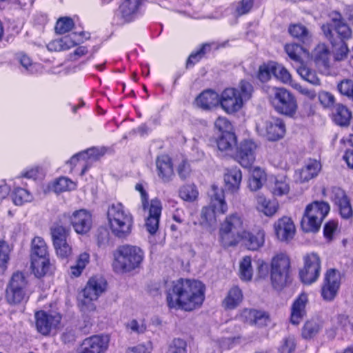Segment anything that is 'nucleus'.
<instances>
[{"mask_svg": "<svg viewBox=\"0 0 353 353\" xmlns=\"http://www.w3.org/2000/svg\"><path fill=\"white\" fill-rule=\"evenodd\" d=\"M205 285L195 279H179L167 285L166 303L170 309L192 311L205 299Z\"/></svg>", "mask_w": 353, "mask_h": 353, "instance_id": "nucleus-1", "label": "nucleus"}, {"mask_svg": "<svg viewBox=\"0 0 353 353\" xmlns=\"http://www.w3.org/2000/svg\"><path fill=\"white\" fill-rule=\"evenodd\" d=\"M252 85L246 81H241L238 88H225L220 95L219 104L228 114L239 111L245 101L251 98Z\"/></svg>", "mask_w": 353, "mask_h": 353, "instance_id": "nucleus-2", "label": "nucleus"}, {"mask_svg": "<svg viewBox=\"0 0 353 353\" xmlns=\"http://www.w3.org/2000/svg\"><path fill=\"white\" fill-rule=\"evenodd\" d=\"M107 218L110 229L117 237H124L130 233L133 216L121 203H113L109 205Z\"/></svg>", "mask_w": 353, "mask_h": 353, "instance_id": "nucleus-3", "label": "nucleus"}, {"mask_svg": "<svg viewBox=\"0 0 353 353\" xmlns=\"http://www.w3.org/2000/svg\"><path fill=\"white\" fill-rule=\"evenodd\" d=\"M113 267L116 272L125 273L139 268L144 259V252L137 246H119L114 254Z\"/></svg>", "mask_w": 353, "mask_h": 353, "instance_id": "nucleus-4", "label": "nucleus"}, {"mask_svg": "<svg viewBox=\"0 0 353 353\" xmlns=\"http://www.w3.org/2000/svg\"><path fill=\"white\" fill-rule=\"evenodd\" d=\"M244 231L243 216L237 212L230 214L221 223L219 240L224 247L234 246L241 240Z\"/></svg>", "mask_w": 353, "mask_h": 353, "instance_id": "nucleus-5", "label": "nucleus"}, {"mask_svg": "<svg viewBox=\"0 0 353 353\" xmlns=\"http://www.w3.org/2000/svg\"><path fill=\"white\" fill-rule=\"evenodd\" d=\"M135 190L140 193L141 206L145 215V227L150 234L156 233L159 228L162 211L161 201L154 198L148 201V194L141 183H137Z\"/></svg>", "mask_w": 353, "mask_h": 353, "instance_id": "nucleus-6", "label": "nucleus"}, {"mask_svg": "<svg viewBox=\"0 0 353 353\" xmlns=\"http://www.w3.org/2000/svg\"><path fill=\"white\" fill-rule=\"evenodd\" d=\"M228 211L223 190L212 185L209 205L203 207L201 212V224L204 226H214L216 218Z\"/></svg>", "mask_w": 353, "mask_h": 353, "instance_id": "nucleus-7", "label": "nucleus"}, {"mask_svg": "<svg viewBox=\"0 0 353 353\" xmlns=\"http://www.w3.org/2000/svg\"><path fill=\"white\" fill-rule=\"evenodd\" d=\"M107 282L101 276H94L87 282L79 297V307L83 313L94 312L96 310L93 301L105 291Z\"/></svg>", "mask_w": 353, "mask_h": 353, "instance_id": "nucleus-8", "label": "nucleus"}, {"mask_svg": "<svg viewBox=\"0 0 353 353\" xmlns=\"http://www.w3.org/2000/svg\"><path fill=\"white\" fill-rule=\"evenodd\" d=\"M331 23L323 24L321 27L325 37L335 46L338 40L345 42L352 37L351 28L345 22L341 14L334 11L330 14Z\"/></svg>", "mask_w": 353, "mask_h": 353, "instance_id": "nucleus-9", "label": "nucleus"}, {"mask_svg": "<svg viewBox=\"0 0 353 353\" xmlns=\"http://www.w3.org/2000/svg\"><path fill=\"white\" fill-rule=\"evenodd\" d=\"M330 210L325 201H314L307 205L301 220V228L306 232H317Z\"/></svg>", "mask_w": 353, "mask_h": 353, "instance_id": "nucleus-10", "label": "nucleus"}, {"mask_svg": "<svg viewBox=\"0 0 353 353\" xmlns=\"http://www.w3.org/2000/svg\"><path fill=\"white\" fill-rule=\"evenodd\" d=\"M28 281L24 274L14 272L6 288L5 298L10 305L19 304L28 298Z\"/></svg>", "mask_w": 353, "mask_h": 353, "instance_id": "nucleus-11", "label": "nucleus"}, {"mask_svg": "<svg viewBox=\"0 0 353 353\" xmlns=\"http://www.w3.org/2000/svg\"><path fill=\"white\" fill-rule=\"evenodd\" d=\"M270 99L275 110L282 114L292 117L296 112L295 97L284 88L274 87Z\"/></svg>", "mask_w": 353, "mask_h": 353, "instance_id": "nucleus-12", "label": "nucleus"}, {"mask_svg": "<svg viewBox=\"0 0 353 353\" xmlns=\"http://www.w3.org/2000/svg\"><path fill=\"white\" fill-rule=\"evenodd\" d=\"M290 258L283 253L273 257L271 263L270 277L273 287L276 290L284 288L290 279Z\"/></svg>", "mask_w": 353, "mask_h": 353, "instance_id": "nucleus-13", "label": "nucleus"}, {"mask_svg": "<svg viewBox=\"0 0 353 353\" xmlns=\"http://www.w3.org/2000/svg\"><path fill=\"white\" fill-rule=\"evenodd\" d=\"M60 222L68 226L72 225L78 234H85L91 228L92 216L85 210H79L74 211L72 215L63 214L60 218Z\"/></svg>", "mask_w": 353, "mask_h": 353, "instance_id": "nucleus-14", "label": "nucleus"}, {"mask_svg": "<svg viewBox=\"0 0 353 353\" xmlns=\"http://www.w3.org/2000/svg\"><path fill=\"white\" fill-rule=\"evenodd\" d=\"M36 328L43 335H48L59 327L61 315L56 311H38L34 314Z\"/></svg>", "mask_w": 353, "mask_h": 353, "instance_id": "nucleus-15", "label": "nucleus"}, {"mask_svg": "<svg viewBox=\"0 0 353 353\" xmlns=\"http://www.w3.org/2000/svg\"><path fill=\"white\" fill-rule=\"evenodd\" d=\"M323 196L328 197L338 208L340 214L344 219H348L352 215V208L345 192L340 188L332 187L330 189L323 188Z\"/></svg>", "mask_w": 353, "mask_h": 353, "instance_id": "nucleus-16", "label": "nucleus"}, {"mask_svg": "<svg viewBox=\"0 0 353 353\" xmlns=\"http://www.w3.org/2000/svg\"><path fill=\"white\" fill-rule=\"evenodd\" d=\"M304 266L300 270L301 281L305 284L315 282L320 275L321 259L316 253L307 254L303 257Z\"/></svg>", "mask_w": 353, "mask_h": 353, "instance_id": "nucleus-17", "label": "nucleus"}, {"mask_svg": "<svg viewBox=\"0 0 353 353\" xmlns=\"http://www.w3.org/2000/svg\"><path fill=\"white\" fill-rule=\"evenodd\" d=\"M260 135L269 141H276L282 138L285 132L283 121L279 118H270L263 121L256 125Z\"/></svg>", "mask_w": 353, "mask_h": 353, "instance_id": "nucleus-18", "label": "nucleus"}, {"mask_svg": "<svg viewBox=\"0 0 353 353\" xmlns=\"http://www.w3.org/2000/svg\"><path fill=\"white\" fill-rule=\"evenodd\" d=\"M110 338L108 335H94L84 339L77 353H103L108 348Z\"/></svg>", "mask_w": 353, "mask_h": 353, "instance_id": "nucleus-19", "label": "nucleus"}, {"mask_svg": "<svg viewBox=\"0 0 353 353\" xmlns=\"http://www.w3.org/2000/svg\"><path fill=\"white\" fill-rule=\"evenodd\" d=\"M340 273L334 269L327 271L321 288V296L325 301H332L336 296L341 284Z\"/></svg>", "mask_w": 353, "mask_h": 353, "instance_id": "nucleus-20", "label": "nucleus"}, {"mask_svg": "<svg viewBox=\"0 0 353 353\" xmlns=\"http://www.w3.org/2000/svg\"><path fill=\"white\" fill-rule=\"evenodd\" d=\"M257 148L256 143L252 140H245L241 143L236 158L241 166L249 168L253 164Z\"/></svg>", "mask_w": 353, "mask_h": 353, "instance_id": "nucleus-21", "label": "nucleus"}, {"mask_svg": "<svg viewBox=\"0 0 353 353\" xmlns=\"http://www.w3.org/2000/svg\"><path fill=\"white\" fill-rule=\"evenodd\" d=\"M274 230L277 239L281 241H289L293 239L296 229L292 220L283 216L274 224Z\"/></svg>", "mask_w": 353, "mask_h": 353, "instance_id": "nucleus-22", "label": "nucleus"}, {"mask_svg": "<svg viewBox=\"0 0 353 353\" xmlns=\"http://www.w3.org/2000/svg\"><path fill=\"white\" fill-rule=\"evenodd\" d=\"M142 0H122L117 15L123 22H130L137 16Z\"/></svg>", "mask_w": 353, "mask_h": 353, "instance_id": "nucleus-23", "label": "nucleus"}, {"mask_svg": "<svg viewBox=\"0 0 353 353\" xmlns=\"http://www.w3.org/2000/svg\"><path fill=\"white\" fill-rule=\"evenodd\" d=\"M321 170V164L317 160H310L304 166L295 172L296 181L299 183L307 182L317 176Z\"/></svg>", "mask_w": 353, "mask_h": 353, "instance_id": "nucleus-24", "label": "nucleus"}, {"mask_svg": "<svg viewBox=\"0 0 353 353\" xmlns=\"http://www.w3.org/2000/svg\"><path fill=\"white\" fill-rule=\"evenodd\" d=\"M157 175L163 183L170 182L174 176L172 163L167 155H161L156 160Z\"/></svg>", "mask_w": 353, "mask_h": 353, "instance_id": "nucleus-25", "label": "nucleus"}, {"mask_svg": "<svg viewBox=\"0 0 353 353\" xmlns=\"http://www.w3.org/2000/svg\"><path fill=\"white\" fill-rule=\"evenodd\" d=\"M241 317L245 322L258 327L267 325L270 321L269 316L266 312L252 309L243 310Z\"/></svg>", "mask_w": 353, "mask_h": 353, "instance_id": "nucleus-26", "label": "nucleus"}, {"mask_svg": "<svg viewBox=\"0 0 353 353\" xmlns=\"http://www.w3.org/2000/svg\"><path fill=\"white\" fill-rule=\"evenodd\" d=\"M279 208L277 201L270 200L263 194L256 196V209L265 216L269 217L274 216L277 212Z\"/></svg>", "mask_w": 353, "mask_h": 353, "instance_id": "nucleus-27", "label": "nucleus"}, {"mask_svg": "<svg viewBox=\"0 0 353 353\" xmlns=\"http://www.w3.org/2000/svg\"><path fill=\"white\" fill-rule=\"evenodd\" d=\"M236 146V137L234 133L223 134L217 140L219 155L224 157L232 155Z\"/></svg>", "mask_w": 353, "mask_h": 353, "instance_id": "nucleus-28", "label": "nucleus"}, {"mask_svg": "<svg viewBox=\"0 0 353 353\" xmlns=\"http://www.w3.org/2000/svg\"><path fill=\"white\" fill-rule=\"evenodd\" d=\"M307 303V296L301 294L293 303L291 310L290 321L294 325H298L305 314V305Z\"/></svg>", "mask_w": 353, "mask_h": 353, "instance_id": "nucleus-29", "label": "nucleus"}, {"mask_svg": "<svg viewBox=\"0 0 353 353\" xmlns=\"http://www.w3.org/2000/svg\"><path fill=\"white\" fill-rule=\"evenodd\" d=\"M220 96L214 91L207 90L201 92L196 99L197 106L204 110L211 109L219 104Z\"/></svg>", "mask_w": 353, "mask_h": 353, "instance_id": "nucleus-30", "label": "nucleus"}, {"mask_svg": "<svg viewBox=\"0 0 353 353\" xmlns=\"http://www.w3.org/2000/svg\"><path fill=\"white\" fill-rule=\"evenodd\" d=\"M265 232L263 230H259L255 234L244 231L241 239H243L246 247L250 250H257L261 248L265 242Z\"/></svg>", "mask_w": 353, "mask_h": 353, "instance_id": "nucleus-31", "label": "nucleus"}, {"mask_svg": "<svg viewBox=\"0 0 353 353\" xmlns=\"http://www.w3.org/2000/svg\"><path fill=\"white\" fill-rule=\"evenodd\" d=\"M241 181L242 173L239 169L228 170L224 174L225 188L232 193L236 192L239 190Z\"/></svg>", "mask_w": 353, "mask_h": 353, "instance_id": "nucleus-32", "label": "nucleus"}, {"mask_svg": "<svg viewBox=\"0 0 353 353\" xmlns=\"http://www.w3.org/2000/svg\"><path fill=\"white\" fill-rule=\"evenodd\" d=\"M330 50L323 43L319 44L312 52V58L319 66L330 68Z\"/></svg>", "mask_w": 353, "mask_h": 353, "instance_id": "nucleus-33", "label": "nucleus"}, {"mask_svg": "<svg viewBox=\"0 0 353 353\" xmlns=\"http://www.w3.org/2000/svg\"><path fill=\"white\" fill-rule=\"evenodd\" d=\"M243 300L241 290L237 287H232L223 301V306L228 310L236 307Z\"/></svg>", "mask_w": 353, "mask_h": 353, "instance_id": "nucleus-34", "label": "nucleus"}, {"mask_svg": "<svg viewBox=\"0 0 353 353\" xmlns=\"http://www.w3.org/2000/svg\"><path fill=\"white\" fill-rule=\"evenodd\" d=\"M30 258L31 268L34 274L38 278L43 276L47 273L49 269V256Z\"/></svg>", "mask_w": 353, "mask_h": 353, "instance_id": "nucleus-35", "label": "nucleus"}, {"mask_svg": "<svg viewBox=\"0 0 353 353\" xmlns=\"http://www.w3.org/2000/svg\"><path fill=\"white\" fill-rule=\"evenodd\" d=\"M352 118V112L343 104H337L333 114L334 122L341 126H345L350 124Z\"/></svg>", "mask_w": 353, "mask_h": 353, "instance_id": "nucleus-36", "label": "nucleus"}, {"mask_svg": "<svg viewBox=\"0 0 353 353\" xmlns=\"http://www.w3.org/2000/svg\"><path fill=\"white\" fill-rule=\"evenodd\" d=\"M48 188L56 193H60L74 190L76 183L67 177L61 176L50 183Z\"/></svg>", "mask_w": 353, "mask_h": 353, "instance_id": "nucleus-37", "label": "nucleus"}, {"mask_svg": "<svg viewBox=\"0 0 353 353\" xmlns=\"http://www.w3.org/2000/svg\"><path fill=\"white\" fill-rule=\"evenodd\" d=\"M103 154L104 151L103 149L92 148L74 154L72 157V161H79L81 159L88 164L94 161H97Z\"/></svg>", "mask_w": 353, "mask_h": 353, "instance_id": "nucleus-38", "label": "nucleus"}, {"mask_svg": "<svg viewBox=\"0 0 353 353\" xmlns=\"http://www.w3.org/2000/svg\"><path fill=\"white\" fill-rule=\"evenodd\" d=\"M69 234V226L61 223L60 221L58 223L54 224L51 228V235L53 244L66 241Z\"/></svg>", "mask_w": 353, "mask_h": 353, "instance_id": "nucleus-39", "label": "nucleus"}, {"mask_svg": "<svg viewBox=\"0 0 353 353\" xmlns=\"http://www.w3.org/2000/svg\"><path fill=\"white\" fill-rule=\"evenodd\" d=\"M288 32L293 37L298 39L305 44L310 43L311 41V35L309 31L301 24L290 25Z\"/></svg>", "mask_w": 353, "mask_h": 353, "instance_id": "nucleus-40", "label": "nucleus"}, {"mask_svg": "<svg viewBox=\"0 0 353 353\" xmlns=\"http://www.w3.org/2000/svg\"><path fill=\"white\" fill-rule=\"evenodd\" d=\"M265 181V174L264 171L259 167H255L252 170L251 176L249 179V188L252 191L259 190Z\"/></svg>", "mask_w": 353, "mask_h": 353, "instance_id": "nucleus-41", "label": "nucleus"}, {"mask_svg": "<svg viewBox=\"0 0 353 353\" xmlns=\"http://www.w3.org/2000/svg\"><path fill=\"white\" fill-rule=\"evenodd\" d=\"M48 247L41 237L36 236L32 241L30 257L48 256Z\"/></svg>", "mask_w": 353, "mask_h": 353, "instance_id": "nucleus-42", "label": "nucleus"}, {"mask_svg": "<svg viewBox=\"0 0 353 353\" xmlns=\"http://www.w3.org/2000/svg\"><path fill=\"white\" fill-rule=\"evenodd\" d=\"M179 197L187 202H194L199 196V192L194 184H186L179 190Z\"/></svg>", "mask_w": 353, "mask_h": 353, "instance_id": "nucleus-43", "label": "nucleus"}, {"mask_svg": "<svg viewBox=\"0 0 353 353\" xmlns=\"http://www.w3.org/2000/svg\"><path fill=\"white\" fill-rule=\"evenodd\" d=\"M253 275L252 259L249 256H244L239 263V276L243 281H250Z\"/></svg>", "mask_w": 353, "mask_h": 353, "instance_id": "nucleus-44", "label": "nucleus"}, {"mask_svg": "<svg viewBox=\"0 0 353 353\" xmlns=\"http://www.w3.org/2000/svg\"><path fill=\"white\" fill-rule=\"evenodd\" d=\"M290 185L283 177L276 178L271 187V192L275 196H282L286 195L290 192Z\"/></svg>", "mask_w": 353, "mask_h": 353, "instance_id": "nucleus-45", "label": "nucleus"}, {"mask_svg": "<svg viewBox=\"0 0 353 353\" xmlns=\"http://www.w3.org/2000/svg\"><path fill=\"white\" fill-rule=\"evenodd\" d=\"M274 76L285 84H289L292 87V83L296 81L292 80L289 71L282 65L274 62Z\"/></svg>", "mask_w": 353, "mask_h": 353, "instance_id": "nucleus-46", "label": "nucleus"}, {"mask_svg": "<svg viewBox=\"0 0 353 353\" xmlns=\"http://www.w3.org/2000/svg\"><path fill=\"white\" fill-rule=\"evenodd\" d=\"M285 50L289 57L297 63L302 62L301 54L308 52L300 45L296 43H289L285 46Z\"/></svg>", "mask_w": 353, "mask_h": 353, "instance_id": "nucleus-47", "label": "nucleus"}, {"mask_svg": "<svg viewBox=\"0 0 353 353\" xmlns=\"http://www.w3.org/2000/svg\"><path fill=\"white\" fill-rule=\"evenodd\" d=\"M12 199L17 205H21L32 200V196L28 190L21 188H16L12 194Z\"/></svg>", "mask_w": 353, "mask_h": 353, "instance_id": "nucleus-48", "label": "nucleus"}, {"mask_svg": "<svg viewBox=\"0 0 353 353\" xmlns=\"http://www.w3.org/2000/svg\"><path fill=\"white\" fill-rule=\"evenodd\" d=\"M83 41L82 33L72 32L61 39L63 50H67Z\"/></svg>", "mask_w": 353, "mask_h": 353, "instance_id": "nucleus-49", "label": "nucleus"}, {"mask_svg": "<svg viewBox=\"0 0 353 353\" xmlns=\"http://www.w3.org/2000/svg\"><path fill=\"white\" fill-rule=\"evenodd\" d=\"M126 327L131 333L141 334L146 331L147 325L144 319H132L126 324Z\"/></svg>", "mask_w": 353, "mask_h": 353, "instance_id": "nucleus-50", "label": "nucleus"}, {"mask_svg": "<svg viewBox=\"0 0 353 353\" xmlns=\"http://www.w3.org/2000/svg\"><path fill=\"white\" fill-rule=\"evenodd\" d=\"M274 75V62L263 63L259 68L258 78L261 82H267Z\"/></svg>", "mask_w": 353, "mask_h": 353, "instance_id": "nucleus-51", "label": "nucleus"}, {"mask_svg": "<svg viewBox=\"0 0 353 353\" xmlns=\"http://www.w3.org/2000/svg\"><path fill=\"white\" fill-rule=\"evenodd\" d=\"M339 92L353 101V80L345 79L337 85Z\"/></svg>", "mask_w": 353, "mask_h": 353, "instance_id": "nucleus-52", "label": "nucleus"}, {"mask_svg": "<svg viewBox=\"0 0 353 353\" xmlns=\"http://www.w3.org/2000/svg\"><path fill=\"white\" fill-rule=\"evenodd\" d=\"M54 247L58 256L62 259L68 258L72 253L71 245L68 241L54 243Z\"/></svg>", "mask_w": 353, "mask_h": 353, "instance_id": "nucleus-53", "label": "nucleus"}, {"mask_svg": "<svg viewBox=\"0 0 353 353\" xmlns=\"http://www.w3.org/2000/svg\"><path fill=\"white\" fill-rule=\"evenodd\" d=\"M11 252V248L8 243L1 240L0 241V267L6 268L7 264L10 260V254Z\"/></svg>", "mask_w": 353, "mask_h": 353, "instance_id": "nucleus-54", "label": "nucleus"}, {"mask_svg": "<svg viewBox=\"0 0 353 353\" xmlns=\"http://www.w3.org/2000/svg\"><path fill=\"white\" fill-rule=\"evenodd\" d=\"M333 46L334 47L333 55L335 61H341L347 58L348 52H350V50L345 42L340 41L338 46L336 43L335 46Z\"/></svg>", "mask_w": 353, "mask_h": 353, "instance_id": "nucleus-55", "label": "nucleus"}, {"mask_svg": "<svg viewBox=\"0 0 353 353\" xmlns=\"http://www.w3.org/2000/svg\"><path fill=\"white\" fill-rule=\"evenodd\" d=\"M210 44H209V43L203 44L199 50H197L195 52H192L190 55V57L187 61V66L189 67V66L194 65L196 63L199 61V60L204 56V54L207 52L210 51Z\"/></svg>", "mask_w": 353, "mask_h": 353, "instance_id": "nucleus-56", "label": "nucleus"}, {"mask_svg": "<svg viewBox=\"0 0 353 353\" xmlns=\"http://www.w3.org/2000/svg\"><path fill=\"white\" fill-rule=\"evenodd\" d=\"M73 26L74 23L72 19L69 17H62L57 21L55 30L57 33L63 34L71 30Z\"/></svg>", "mask_w": 353, "mask_h": 353, "instance_id": "nucleus-57", "label": "nucleus"}, {"mask_svg": "<svg viewBox=\"0 0 353 353\" xmlns=\"http://www.w3.org/2000/svg\"><path fill=\"white\" fill-rule=\"evenodd\" d=\"M319 325L316 322L307 321L303 327L302 336L305 339H311L319 332Z\"/></svg>", "mask_w": 353, "mask_h": 353, "instance_id": "nucleus-58", "label": "nucleus"}, {"mask_svg": "<svg viewBox=\"0 0 353 353\" xmlns=\"http://www.w3.org/2000/svg\"><path fill=\"white\" fill-rule=\"evenodd\" d=\"M214 127L221 134L232 132V125L230 121L223 117H219L214 122Z\"/></svg>", "mask_w": 353, "mask_h": 353, "instance_id": "nucleus-59", "label": "nucleus"}, {"mask_svg": "<svg viewBox=\"0 0 353 353\" xmlns=\"http://www.w3.org/2000/svg\"><path fill=\"white\" fill-rule=\"evenodd\" d=\"M186 342L181 339H174L170 344L167 353H187Z\"/></svg>", "mask_w": 353, "mask_h": 353, "instance_id": "nucleus-60", "label": "nucleus"}, {"mask_svg": "<svg viewBox=\"0 0 353 353\" xmlns=\"http://www.w3.org/2000/svg\"><path fill=\"white\" fill-rule=\"evenodd\" d=\"M319 100L324 108H331L335 102L334 96L326 91H322L319 94Z\"/></svg>", "mask_w": 353, "mask_h": 353, "instance_id": "nucleus-61", "label": "nucleus"}, {"mask_svg": "<svg viewBox=\"0 0 353 353\" xmlns=\"http://www.w3.org/2000/svg\"><path fill=\"white\" fill-rule=\"evenodd\" d=\"M19 61L21 65L30 73H34L40 68V65L37 63H32L30 57L25 54L19 57Z\"/></svg>", "mask_w": 353, "mask_h": 353, "instance_id": "nucleus-62", "label": "nucleus"}, {"mask_svg": "<svg viewBox=\"0 0 353 353\" xmlns=\"http://www.w3.org/2000/svg\"><path fill=\"white\" fill-rule=\"evenodd\" d=\"M292 88L311 100L314 99L316 96V93L314 90L305 88L296 81L292 83Z\"/></svg>", "mask_w": 353, "mask_h": 353, "instance_id": "nucleus-63", "label": "nucleus"}, {"mask_svg": "<svg viewBox=\"0 0 353 353\" xmlns=\"http://www.w3.org/2000/svg\"><path fill=\"white\" fill-rule=\"evenodd\" d=\"M152 350V343L148 342L147 344H139L137 346L130 347L128 350V353H151Z\"/></svg>", "mask_w": 353, "mask_h": 353, "instance_id": "nucleus-64", "label": "nucleus"}]
</instances>
